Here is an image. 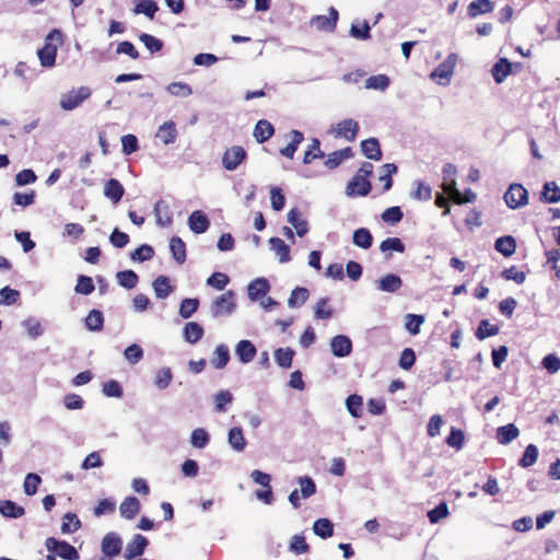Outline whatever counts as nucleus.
<instances>
[{"instance_id":"obj_1","label":"nucleus","mask_w":560,"mask_h":560,"mask_svg":"<svg viewBox=\"0 0 560 560\" xmlns=\"http://www.w3.org/2000/svg\"><path fill=\"white\" fill-rule=\"evenodd\" d=\"M373 173V165L364 162L357 174L351 178L346 187V194L349 197L366 196L371 191L369 177Z\"/></svg>"},{"instance_id":"obj_2","label":"nucleus","mask_w":560,"mask_h":560,"mask_svg":"<svg viewBox=\"0 0 560 560\" xmlns=\"http://www.w3.org/2000/svg\"><path fill=\"white\" fill-rule=\"evenodd\" d=\"M62 43V33L55 28L45 38V45L37 51L40 65L50 68L56 62L58 45Z\"/></svg>"},{"instance_id":"obj_3","label":"nucleus","mask_w":560,"mask_h":560,"mask_svg":"<svg viewBox=\"0 0 560 560\" xmlns=\"http://www.w3.org/2000/svg\"><path fill=\"white\" fill-rule=\"evenodd\" d=\"M236 307V294L233 290H228L212 300L209 311L211 317L217 319L231 316Z\"/></svg>"},{"instance_id":"obj_4","label":"nucleus","mask_w":560,"mask_h":560,"mask_svg":"<svg viewBox=\"0 0 560 560\" xmlns=\"http://www.w3.org/2000/svg\"><path fill=\"white\" fill-rule=\"evenodd\" d=\"M458 61V55L451 52L445 60L440 63L430 74L431 80L442 86L451 83L455 67Z\"/></svg>"},{"instance_id":"obj_5","label":"nucleus","mask_w":560,"mask_h":560,"mask_svg":"<svg viewBox=\"0 0 560 560\" xmlns=\"http://www.w3.org/2000/svg\"><path fill=\"white\" fill-rule=\"evenodd\" d=\"M92 94L89 86L72 89L60 96L59 105L66 112H71L80 107Z\"/></svg>"},{"instance_id":"obj_6","label":"nucleus","mask_w":560,"mask_h":560,"mask_svg":"<svg viewBox=\"0 0 560 560\" xmlns=\"http://www.w3.org/2000/svg\"><path fill=\"white\" fill-rule=\"evenodd\" d=\"M46 549L54 553L52 556L60 557L63 560H78V550L67 541L58 540L54 537H49L45 540Z\"/></svg>"},{"instance_id":"obj_7","label":"nucleus","mask_w":560,"mask_h":560,"mask_svg":"<svg viewBox=\"0 0 560 560\" xmlns=\"http://www.w3.org/2000/svg\"><path fill=\"white\" fill-rule=\"evenodd\" d=\"M504 200L509 208L517 209L527 205L528 192L522 185L512 184L504 194Z\"/></svg>"},{"instance_id":"obj_8","label":"nucleus","mask_w":560,"mask_h":560,"mask_svg":"<svg viewBox=\"0 0 560 560\" xmlns=\"http://www.w3.org/2000/svg\"><path fill=\"white\" fill-rule=\"evenodd\" d=\"M359 131V124L353 119H345L331 127L330 132L336 138H345L348 141H353Z\"/></svg>"},{"instance_id":"obj_9","label":"nucleus","mask_w":560,"mask_h":560,"mask_svg":"<svg viewBox=\"0 0 560 560\" xmlns=\"http://www.w3.org/2000/svg\"><path fill=\"white\" fill-rule=\"evenodd\" d=\"M338 11L335 8H329L328 15H316L311 19V25L318 31L332 32L338 22Z\"/></svg>"},{"instance_id":"obj_10","label":"nucleus","mask_w":560,"mask_h":560,"mask_svg":"<svg viewBox=\"0 0 560 560\" xmlns=\"http://www.w3.org/2000/svg\"><path fill=\"white\" fill-rule=\"evenodd\" d=\"M246 151L240 145H234L228 149L222 158V164L225 170L234 171L245 160Z\"/></svg>"},{"instance_id":"obj_11","label":"nucleus","mask_w":560,"mask_h":560,"mask_svg":"<svg viewBox=\"0 0 560 560\" xmlns=\"http://www.w3.org/2000/svg\"><path fill=\"white\" fill-rule=\"evenodd\" d=\"M102 552L108 557L113 558L120 553L122 548V540L120 536L115 532L107 533L101 544Z\"/></svg>"},{"instance_id":"obj_12","label":"nucleus","mask_w":560,"mask_h":560,"mask_svg":"<svg viewBox=\"0 0 560 560\" xmlns=\"http://www.w3.org/2000/svg\"><path fill=\"white\" fill-rule=\"evenodd\" d=\"M270 288L266 278H256L247 284V296L252 302H258L269 293Z\"/></svg>"},{"instance_id":"obj_13","label":"nucleus","mask_w":560,"mask_h":560,"mask_svg":"<svg viewBox=\"0 0 560 560\" xmlns=\"http://www.w3.org/2000/svg\"><path fill=\"white\" fill-rule=\"evenodd\" d=\"M148 544L149 541L144 536L140 534L135 535L132 539L127 544L124 557L127 560H131L143 555Z\"/></svg>"},{"instance_id":"obj_14","label":"nucleus","mask_w":560,"mask_h":560,"mask_svg":"<svg viewBox=\"0 0 560 560\" xmlns=\"http://www.w3.org/2000/svg\"><path fill=\"white\" fill-rule=\"evenodd\" d=\"M330 349L335 357L345 358L352 351V341L345 335H337L330 341Z\"/></svg>"},{"instance_id":"obj_15","label":"nucleus","mask_w":560,"mask_h":560,"mask_svg":"<svg viewBox=\"0 0 560 560\" xmlns=\"http://www.w3.org/2000/svg\"><path fill=\"white\" fill-rule=\"evenodd\" d=\"M141 510L140 501L132 495L126 497L119 505V514L125 520H133Z\"/></svg>"},{"instance_id":"obj_16","label":"nucleus","mask_w":560,"mask_h":560,"mask_svg":"<svg viewBox=\"0 0 560 560\" xmlns=\"http://www.w3.org/2000/svg\"><path fill=\"white\" fill-rule=\"evenodd\" d=\"M402 285V280L395 273H387L376 281V288L381 292L395 293Z\"/></svg>"},{"instance_id":"obj_17","label":"nucleus","mask_w":560,"mask_h":560,"mask_svg":"<svg viewBox=\"0 0 560 560\" xmlns=\"http://www.w3.org/2000/svg\"><path fill=\"white\" fill-rule=\"evenodd\" d=\"M513 65L504 57L499 58L491 69V74L495 83L501 84L512 73Z\"/></svg>"},{"instance_id":"obj_18","label":"nucleus","mask_w":560,"mask_h":560,"mask_svg":"<svg viewBox=\"0 0 560 560\" xmlns=\"http://www.w3.org/2000/svg\"><path fill=\"white\" fill-rule=\"evenodd\" d=\"M256 353L257 349L250 340H241L235 347V354L244 364L252 362L256 357Z\"/></svg>"},{"instance_id":"obj_19","label":"nucleus","mask_w":560,"mask_h":560,"mask_svg":"<svg viewBox=\"0 0 560 560\" xmlns=\"http://www.w3.org/2000/svg\"><path fill=\"white\" fill-rule=\"evenodd\" d=\"M210 222L208 217L200 210H196L188 217V226L196 233H205L209 229Z\"/></svg>"},{"instance_id":"obj_20","label":"nucleus","mask_w":560,"mask_h":560,"mask_svg":"<svg viewBox=\"0 0 560 560\" xmlns=\"http://www.w3.org/2000/svg\"><path fill=\"white\" fill-rule=\"evenodd\" d=\"M155 137L165 145L174 143L177 138L176 124L173 120L165 121L159 127Z\"/></svg>"},{"instance_id":"obj_21","label":"nucleus","mask_w":560,"mask_h":560,"mask_svg":"<svg viewBox=\"0 0 560 560\" xmlns=\"http://www.w3.org/2000/svg\"><path fill=\"white\" fill-rule=\"evenodd\" d=\"M154 215L156 218V224L162 228H167L173 222V215L168 205L164 200H159L154 205Z\"/></svg>"},{"instance_id":"obj_22","label":"nucleus","mask_w":560,"mask_h":560,"mask_svg":"<svg viewBox=\"0 0 560 560\" xmlns=\"http://www.w3.org/2000/svg\"><path fill=\"white\" fill-rule=\"evenodd\" d=\"M270 249L276 254L280 264H285L291 260L290 246L279 237H271L269 240Z\"/></svg>"},{"instance_id":"obj_23","label":"nucleus","mask_w":560,"mask_h":560,"mask_svg":"<svg viewBox=\"0 0 560 560\" xmlns=\"http://www.w3.org/2000/svg\"><path fill=\"white\" fill-rule=\"evenodd\" d=\"M288 222L295 229V232L300 237L304 236L308 232L307 221L296 209H291L288 212Z\"/></svg>"},{"instance_id":"obj_24","label":"nucleus","mask_w":560,"mask_h":560,"mask_svg":"<svg viewBox=\"0 0 560 560\" xmlns=\"http://www.w3.org/2000/svg\"><path fill=\"white\" fill-rule=\"evenodd\" d=\"M124 192V186L115 178L108 179L104 185V196L114 203H118L121 200Z\"/></svg>"},{"instance_id":"obj_25","label":"nucleus","mask_w":560,"mask_h":560,"mask_svg":"<svg viewBox=\"0 0 560 560\" xmlns=\"http://www.w3.org/2000/svg\"><path fill=\"white\" fill-rule=\"evenodd\" d=\"M273 133V126L265 119L258 120L254 128V137L258 143H264L265 141L269 140Z\"/></svg>"},{"instance_id":"obj_26","label":"nucleus","mask_w":560,"mask_h":560,"mask_svg":"<svg viewBox=\"0 0 560 560\" xmlns=\"http://www.w3.org/2000/svg\"><path fill=\"white\" fill-rule=\"evenodd\" d=\"M520 435L518 428L509 423L506 425L499 427L497 430V440L500 444L506 445L515 440Z\"/></svg>"},{"instance_id":"obj_27","label":"nucleus","mask_w":560,"mask_h":560,"mask_svg":"<svg viewBox=\"0 0 560 560\" xmlns=\"http://www.w3.org/2000/svg\"><path fill=\"white\" fill-rule=\"evenodd\" d=\"M228 443L236 452L241 453L246 447V440L243 434V430L240 427L230 429L228 433Z\"/></svg>"},{"instance_id":"obj_28","label":"nucleus","mask_w":560,"mask_h":560,"mask_svg":"<svg viewBox=\"0 0 560 560\" xmlns=\"http://www.w3.org/2000/svg\"><path fill=\"white\" fill-rule=\"evenodd\" d=\"M363 154L371 160L380 161L382 159V151L380 143L375 138H370L361 142Z\"/></svg>"},{"instance_id":"obj_29","label":"nucleus","mask_w":560,"mask_h":560,"mask_svg":"<svg viewBox=\"0 0 560 560\" xmlns=\"http://www.w3.org/2000/svg\"><path fill=\"white\" fill-rule=\"evenodd\" d=\"M170 249L173 258L179 265L184 264L186 260V245L178 236H173L170 240Z\"/></svg>"},{"instance_id":"obj_30","label":"nucleus","mask_w":560,"mask_h":560,"mask_svg":"<svg viewBox=\"0 0 560 560\" xmlns=\"http://www.w3.org/2000/svg\"><path fill=\"white\" fill-rule=\"evenodd\" d=\"M351 155H352V151L350 148H345V149L335 151V152L328 154V156L325 161V165L328 168L334 170V168L338 167L343 161L350 159Z\"/></svg>"},{"instance_id":"obj_31","label":"nucleus","mask_w":560,"mask_h":560,"mask_svg":"<svg viewBox=\"0 0 560 560\" xmlns=\"http://www.w3.org/2000/svg\"><path fill=\"white\" fill-rule=\"evenodd\" d=\"M184 339L189 343L198 342L203 336V328L196 322H189L184 326Z\"/></svg>"},{"instance_id":"obj_32","label":"nucleus","mask_w":560,"mask_h":560,"mask_svg":"<svg viewBox=\"0 0 560 560\" xmlns=\"http://www.w3.org/2000/svg\"><path fill=\"white\" fill-rule=\"evenodd\" d=\"M0 513L4 517L19 518L24 515L25 510L11 500H3L0 502Z\"/></svg>"},{"instance_id":"obj_33","label":"nucleus","mask_w":560,"mask_h":560,"mask_svg":"<svg viewBox=\"0 0 560 560\" xmlns=\"http://www.w3.org/2000/svg\"><path fill=\"white\" fill-rule=\"evenodd\" d=\"M152 287L158 299H166L173 292L170 279L165 276H159Z\"/></svg>"},{"instance_id":"obj_34","label":"nucleus","mask_w":560,"mask_h":560,"mask_svg":"<svg viewBox=\"0 0 560 560\" xmlns=\"http://www.w3.org/2000/svg\"><path fill=\"white\" fill-rule=\"evenodd\" d=\"M456 167L453 164H446L443 167V183L442 188L446 194H451L456 188L455 175Z\"/></svg>"},{"instance_id":"obj_35","label":"nucleus","mask_w":560,"mask_h":560,"mask_svg":"<svg viewBox=\"0 0 560 560\" xmlns=\"http://www.w3.org/2000/svg\"><path fill=\"white\" fill-rule=\"evenodd\" d=\"M494 248L505 257L515 253L516 243L512 236H501L495 241Z\"/></svg>"},{"instance_id":"obj_36","label":"nucleus","mask_w":560,"mask_h":560,"mask_svg":"<svg viewBox=\"0 0 560 560\" xmlns=\"http://www.w3.org/2000/svg\"><path fill=\"white\" fill-rule=\"evenodd\" d=\"M390 84V79L386 74L371 75L365 80L366 90L385 91Z\"/></svg>"},{"instance_id":"obj_37","label":"nucleus","mask_w":560,"mask_h":560,"mask_svg":"<svg viewBox=\"0 0 560 560\" xmlns=\"http://www.w3.org/2000/svg\"><path fill=\"white\" fill-rule=\"evenodd\" d=\"M294 354L291 348H278L273 352L277 364L282 369L291 368Z\"/></svg>"},{"instance_id":"obj_38","label":"nucleus","mask_w":560,"mask_h":560,"mask_svg":"<svg viewBox=\"0 0 560 560\" xmlns=\"http://www.w3.org/2000/svg\"><path fill=\"white\" fill-rule=\"evenodd\" d=\"M159 7L153 0H137L133 13L135 14H144L145 16L153 19Z\"/></svg>"},{"instance_id":"obj_39","label":"nucleus","mask_w":560,"mask_h":560,"mask_svg":"<svg viewBox=\"0 0 560 560\" xmlns=\"http://www.w3.org/2000/svg\"><path fill=\"white\" fill-rule=\"evenodd\" d=\"M308 296L310 292L306 288L298 287L291 292L288 299V305L291 308L300 307L307 301Z\"/></svg>"},{"instance_id":"obj_40","label":"nucleus","mask_w":560,"mask_h":560,"mask_svg":"<svg viewBox=\"0 0 560 560\" xmlns=\"http://www.w3.org/2000/svg\"><path fill=\"white\" fill-rule=\"evenodd\" d=\"M173 380V372L170 368H161L154 374V386L159 389H166Z\"/></svg>"},{"instance_id":"obj_41","label":"nucleus","mask_w":560,"mask_h":560,"mask_svg":"<svg viewBox=\"0 0 560 560\" xmlns=\"http://www.w3.org/2000/svg\"><path fill=\"white\" fill-rule=\"evenodd\" d=\"M210 442V435L208 431L203 428H197L191 431L190 434V444L195 448H205Z\"/></svg>"},{"instance_id":"obj_42","label":"nucleus","mask_w":560,"mask_h":560,"mask_svg":"<svg viewBox=\"0 0 560 560\" xmlns=\"http://www.w3.org/2000/svg\"><path fill=\"white\" fill-rule=\"evenodd\" d=\"M314 533L320 538H329L334 534V524L328 518H318L313 525Z\"/></svg>"},{"instance_id":"obj_43","label":"nucleus","mask_w":560,"mask_h":560,"mask_svg":"<svg viewBox=\"0 0 560 560\" xmlns=\"http://www.w3.org/2000/svg\"><path fill=\"white\" fill-rule=\"evenodd\" d=\"M230 360V352L229 348L225 345H219L217 346L214 350V357L211 360V364L215 369H223Z\"/></svg>"},{"instance_id":"obj_44","label":"nucleus","mask_w":560,"mask_h":560,"mask_svg":"<svg viewBox=\"0 0 560 560\" xmlns=\"http://www.w3.org/2000/svg\"><path fill=\"white\" fill-rule=\"evenodd\" d=\"M296 482L300 486L299 492L303 499H308L316 493V485L311 477H299Z\"/></svg>"},{"instance_id":"obj_45","label":"nucleus","mask_w":560,"mask_h":560,"mask_svg":"<svg viewBox=\"0 0 560 560\" xmlns=\"http://www.w3.org/2000/svg\"><path fill=\"white\" fill-rule=\"evenodd\" d=\"M103 324L104 317L101 311L92 310L85 317V327L91 331H100Z\"/></svg>"},{"instance_id":"obj_46","label":"nucleus","mask_w":560,"mask_h":560,"mask_svg":"<svg viewBox=\"0 0 560 560\" xmlns=\"http://www.w3.org/2000/svg\"><path fill=\"white\" fill-rule=\"evenodd\" d=\"M372 234L368 229L361 228L354 231L353 233V243L358 247L363 249H368L372 246Z\"/></svg>"},{"instance_id":"obj_47","label":"nucleus","mask_w":560,"mask_h":560,"mask_svg":"<svg viewBox=\"0 0 560 560\" xmlns=\"http://www.w3.org/2000/svg\"><path fill=\"white\" fill-rule=\"evenodd\" d=\"M40 483H42V478L39 475H37L35 472H28L25 476L24 482H23L24 493L30 497L34 495L37 492Z\"/></svg>"},{"instance_id":"obj_48","label":"nucleus","mask_w":560,"mask_h":560,"mask_svg":"<svg viewBox=\"0 0 560 560\" xmlns=\"http://www.w3.org/2000/svg\"><path fill=\"white\" fill-rule=\"evenodd\" d=\"M332 307L329 305L328 298L319 299L314 306V315L317 319H328L332 316Z\"/></svg>"},{"instance_id":"obj_49","label":"nucleus","mask_w":560,"mask_h":560,"mask_svg":"<svg viewBox=\"0 0 560 560\" xmlns=\"http://www.w3.org/2000/svg\"><path fill=\"white\" fill-rule=\"evenodd\" d=\"M542 199L549 203L560 201V188L555 182L546 183L542 187Z\"/></svg>"},{"instance_id":"obj_50","label":"nucleus","mask_w":560,"mask_h":560,"mask_svg":"<svg viewBox=\"0 0 560 560\" xmlns=\"http://www.w3.org/2000/svg\"><path fill=\"white\" fill-rule=\"evenodd\" d=\"M166 91L176 97H188L192 94V89L185 82H172L166 86Z\"/></svg>"},{"instance_id":"obj_51","label":"nucleus","mask_w":560,"mask_h":560,"mask_svg":"<svg viewBox=\"0 0 560 560\" xmlns=\"http://www.w3.org/2000/svg\"><path fill=\"white\" fill-rule=\"evenodd\" d=\"M492 10L493 4L490 0H476L468 5V14L471 18H475L478 14L491 12Z\"/></svg>"},{"instance_id":"obj_52","label":"nucleus","mask_w":560,"mask_h":560,"mask_svg":"<svg viewBox=\"0 0 560 560\" xmlns=\"http://www.w3.org/2000/svg\"><path fill=\"white\" fill-rule=\"evenodd\" d=\"M81 527V522L77 514L74 513H67L62 517V524H61V533L62 534H71L77 532Z\"/></svg>"},{"instance_id":"obj_53","label":"nucleus","mask_w":560,"mask_h":560,"mask_svg":"<svg viewBox=\"0 0 560 560\" xmlns=\"http://www.w3.org/2000/svg\"><path fill=\"white\" fill-rule=\"evenodd\" d=\"M233 401V395L230 390L223 389L214 396V409L218 412H224L226 407Z\"/></svg>"},{"instance_id":"obj_54","label":"nucleus","mask_w":560,"mask_h":560,"mask_svg":"<svg viewBox=\"0 0 560 560\" xmlns=\"http://www.w3.org/2000/svg\"><path fill=\"white\" fill-rule=\"evenodd\" d=\"M206 282H207V285H209L218 291H222L230 283V278L224 272L215 271L207 279Z\"/></svg>"},{"instance_id":"obj_55","label":"nucleus","mask_w":560,"mask_h":560,"mask_svg":"<svg viewBox=\"0 0 560 560\" xmlns=\"http://www.w3.org/2000/svg\"><path fill=\"white\" fill-rule=\"evenodd\" d=\"M405 319V327L408 330V332L413 336L418 335L420 332L421 325L424 323V316L417 314H407Z\"/></svg>"},{"instance_id":"obj_56","label":"nucleus","mask_w":560,"mask_h":560,"mask_svg":"<svg viewBox=\"0 0 560 560\" xmlns=\"http://www.w3.org/2000/svg\"><path fill=\"white\" fill-rule=\"evenodd\" d=\"M538 458V448L534 444H528L525 448L523 456L521 457L518 465L521 467L527 468L533 466Z\"/></svg>"},{"instance_id":"obj_57","label":"nucleus","mask_w":560,"mask_h":560,"mask_svg":"<svg viewBox=\"0 0 560 560\" xmlns=\"http://www.w3.org/2000/svg\"><path fill=\"white\" fill-rule=\"evenodd\" d=\"M116 278L118 283L126 289H133L138 283V276L132 270L119 271Z\"/></svg>"},{"instance_id":"obj_58","label":"nucleus","mask_w":560,"mask_h":560,"mask_svg":"<svg viewBox=\"0 0 560 560\" xmlns=\"http://www.w3.org/2000/svg\"><path fill=\"white\" fill-rule=\"evenodd\" d=\"M28 337L35 339L43 335V327L40 322L35 317H28L22 322Z\"/></svg>"},{"instance_id":"obj_59","label":"nucleus","mask_w":560,"mask_h":560,"mask_svg":"<svg viewBox=\"0 0 560 560\" xmlns=\"http://www.w3.org/2000/svg\"><path fill=\"white\" fill-rule=\"evenodd\" d=\"M363 399L359 395H350L346 400V406L349 413L353 418H360L362 416Z\"/></svg>"},{"instance_id":"obj_60","label":"nucleus","mask_w":560,"mask_h":560,"mask_svg":"<svg viewBox=\"0 0 560 560\" xmlns=\"http://www.w3.org/2000/svg\"><path fill=\"white\" fill-rule=\"evenodd\" d=\"M370 31L371 26L366 21H363L360 24L352 23L350 27V35L355 39L366 40L370 38Z\"/></svg>"},{"instance_id":"obj_61","label":"nucleus","mask_w":560,"mask_h":560,"mask_svg":"<svg viewBox=\"0 0 560 560\" xmlns=\"http://www.w3.org/2000/svg\"><path fill=\"white\" fill-rule=\"evenodd\" d=\"M199 307L198 299H184L179 305V315L180 317L187 319L191 317V315L197 312Z\"/></svg>"},{"instance_id":"obj_62","label":"nucleus","mask_w":560,"mask_h":560,"mask_svg":"<svg viewBox=\"0 0 560 560\" xmlns=\"http://www.w3.org/2000/svg\"><path fill=\"white\" fill-rule=\"evenodd\" d=\"M153 255L154 250L152 246L143 244L130 254V258L133 261L143 262L150 260Z\"/></svg>"},{"instance_id":"obj_63","label":"nucleus","mask_w":560,"mask_h":560,"mask_svg":"<svg viewBox=\"0 0 560 560\" xmlns=\"http://www.w3.org/2000/svg\"><path fill=\"white\" fill-rule=\"evenodd\" d=\"M541 366L549 374H556L560 371V358L555 353H549L542 358Z\"/></svg>"},{"instance_id":"obj_64","label":"nucleus","mask_w":560,"mask_h":560,"mask_svg":"<svg viewBox=\"0 0 560 560\" xmlns=\"http://www.w3.org/2000/svg\"><path fill=\"white\" fill-rule=\"evenodd\" d=\"M124 357L130 364H137L143 358V350L138 343H132L125 349Z\"/></svg>"}]
</instances>
